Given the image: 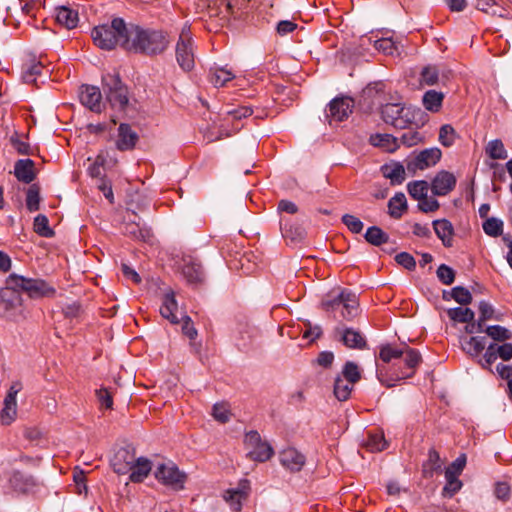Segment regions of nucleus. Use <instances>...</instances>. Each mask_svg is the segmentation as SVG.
I'll use <instances>...</instances> for the list:
<instances>
[{"instance_id":"12","label":"nucleus","mask_w":512,"mask_h":512,"mask_svg":"<svg viewBox=\"0 0 512 512\" xmlns=\"http://www.w3.org/2000/svg\"><path fill=\"white\" fill-rule=\"evenodd\" d=\"M135 458L136 454L133 447H121L111 459V467L115 473L125 475L132 469Z\"/></svg>"},{"instance_id":"15","label":"nucleus","mask_w":512,"mask_h":512,"mask_svg":"<svg viewBox=\"0 0 512 512\" xmlns=\"http://www.w3.org/2000/svg\"><path fill=\"white\" fill-rule=\"evenodd\" d=\"M178 310V302L175 292L172 289L167 290L161 298L160 314L172 324H178L180 319L176 312Z\"/></svg>"},{"instance_id":"44","label":"nucleus","mask_w":512,"mask_h":512,"mask_svg":"<svg viewBox=\"0 0 512 512\" xmlns=\"http://www.w3.org/2000/svg\"><path fill=\"white\" fill-rule=\"evenodd\" d=\"M478 308H479L480 316H479V319L477 320L476 331H477V333H482L484 331L485 322L492 318L494 310H493L492 306L486 301H481L479 303Z\"/></svg>"},{"instance_id":"37","label":"nucleus","mask_w":512,"mask_h":512,"mask_svg":"<svg viewBox=\"0 0 512 512\" xmlns=\"http://www.w3.org/2000/svg\"><path fill=\"white\" fill-rule=\"evenodd\" d=\"M487 336L497 342H505L512 338V332L500 325L484 327L483 331Z\"/></svg>"},{"instance_id":"5","label":"nucleus","mask_w":512,"mask_h":512,"mask_svg":"<svg viewBox=\"0 0 512 512\" xmlns=\"http://www.w3.org/2000/svg\"><path fill=\"white\" fill-rule=\"evenodd\" d=\"M421 111L401 102L386 103L381 106V117L386 124L397 129H406L415 121Z\"/></svg>"},{"instance_id":"13","label":"nucleus","mask_w":512,"mask_h":512,"mask_svg":"<svg viewBox=\"0 0 512 512\" xmlns=\"http://www.w3.org/2000/svg\"><path fill=\"white\" fill-rule=\"evenodd\" d=\"M79 99L82 105L93 112L100 113L104 108L101 91L96 86L82 85L79 89Z\"/></svg>"},{"instance_id":"4","label":"nucleus","mask_w":512,"mask_h":512,"mask_svg":"<svg viewBox=\"0 0 512 512\" xmlns=\"http://www.w3.org/2000/svg\"><path fill=\"white\" fill-rule=\"evenodd\" d=\"M6 284L11 285L19 294L26 293L30 298L50 297L55 294L54 287L39 278H27L13 273L7 277Z\"/></svg>"},{"instance_id":"36","label":"nucleus","mask_w":512,"mask_h":512,"mask_svg":"<svg viewBox=\"0 0 512 512\" xmlns=\"http://www.w3.org/2000/svg\"><path fill=\"white\" fill-rule=\"evenodd\" d=\"M448 317L459 323H470L474 320L475 314L470 308L455 307L448 309Z\"/></svg>"},{"instance_id":"2","label":"nucleus","mask_w":512,"mask_h":512,"mask_svg":"<svg viewBox=\"0 0 512 512\" xmlns=\"http://www.w3.org/2000/svg\"><path fill=\"white\" fill-rule=\"evenodd\" d=\"M130 25L122 18H114L111 23L98 25L93 28L91 37L94 44L102 50H112L117 45L127 49Z\"/></svg>"},{"instance_id":"10","label":"nucleus","mask_w":512,"mask_h":512,"mask_svg":"<svg viewBox=\"0 0 512 512\" xmlns=\"http://www.w3.org/2000/svg\"><path fill=\"white\" fill-rule=\"evenodd\" d=\"M21 305L22 298L16 289L7 284L0 288V317L12 319Z\"/></svg>"},{"instance_id":"62","label":"nucleus","mask_w":512,"mask_h":512,"mask_svg":"<svg viewBox=\"0 0 512 512\" xmlns=\"http://www.w3.org/2000/svg\"><path fill=\"white\" fill-rule=\"evenodd\" d=\"M387 444L383 437V435L380 434H374L370 435L368 441H367V447L371 451H382L386 448Z\"/></svg>"},{"instance_id":"9","label":"nucleus","mask_w":512,"mask_h":512,"mask_svg":"<svg viewBox=\"0 0 512 512\" xmlns=\"http://www.w3.org/2000/svg\"><path fill=\"white\" fill-rule=\"evenodd\" d=\"M354 101L347 96L336 97L330 101L325 111L326 119L331 125L333 122H342L352 113Z\"/></svg>"},{"instance_id":"61","label":"nucleus","mask_w":512,"mask_h":512,"mask_svg":"<svg viewBox=\"0 0 512 512\" xmlns=\"http://www.w3.org/2000/svg\"><path fill=\"white\" fill-rule=\"evenodd\" d=\"M439 206L440 204L435 198L428 196L419 200L418 203V208L424 213L434 212L439 209Z\"/></svg>"},{"instance_id":"48","label":"nucleus","mask_w":512,"mask_h":512,"mask_svg":"<svg viewBox=\"0 0 512 512\" xmlns=\"http://www.w3.org/2000/svg\"><path fill=\"white\" fill-rule=\"evenodd\" d=\"M484 232L492 237H497L503 232V222L497 218H487L483 223Z\"/></svg>"},{"instance_id":"25","label":"nucleus","mask_w":512,"mask_h":512,"mask_svg":"<svg viewBox=\"0 0 512 512\" xmlns=\"http://www.w3.org/2000/svg\"><path fill=\"white\" fill-rule=\"evenodd\" d=\"M247 494V487L243 485L242 487L225 491L223 497L233 510L240 511L242 501L246 499Z\"/></svg>"},{"instance_id":"29","label":"nucleus","mask_w":512,"mask_h":512,"mask_svg":"<svg viewBox=\"0 0 512 512\" xmlns=\"http://www.w3.org/2000/svg\"><path fill=\"white\" fill-rule=\"evenodd\" d=\"M407 210V201L403 193H396L388 201V213L392 218H401L404 211Z\"/></svg>"},{"instance_id":"20","label":"nucleus","mask_w":512,"mask_h":512,"mask_svg":"<svg viewBox=\"0 0 512 512\" xmlns=\"http://www.w3.org/2000/svg\"><path fill=\"white\" fill-rule=\"evenodd\" d=\"M55 12V18L59 25L67 29H73L77 26L79 22V14L77 10L70 6H59L55 9Z\"/></svg>"},{"instance_id":"39","label":"nucleus","mask_w":512,"mask_h":512,"mask_svg":"<svg viewBox=\"0 0 512 512\" xmlns=\"http://www.w3.org/2000/svg\"><path fill=\"white\" fill-rule=\"evenodd\" d=\"M446 484L443 488L442 494L445 497H453L461 488L462 482L459 480V476L452 475L450 471H445Z\"/></svg>"},{"instance_id":"24","label":"nucleus","mask_w":512,"mask_h":512,"mask_svg":"<svg viewBox=\"0 0 512 512\" xmlns=\"http://www.w3.org/2000/svg\"><path fill=\"white\" fill-rule=\"evenodd\" d=\"M369 142L374 147H379L386 152H394L399 147L397 138L391 134H373L370 136Z\"/></svg>"},{"instance_id":"3","label":"nucleus","mask_w":512,"mask_h":512,"mask_svg":"<svg viewBox=\"0 0 512 512\" xmlns=\"http://www.w3.org/2000/svg\"><path fill=\"white\" fill-rule=\"evenodd\" d=\"M321 307L326 312H340V317L352 321L359 314V301L355 293L342 288H336L327 293L321 301Z\"/></svg>"},{"instance_id":"35","label":"nucleus","mask_w":512,"mask_h":512,"mask_svg":"<svg viewBox=\"0 0 512 512\" xmlns=\"http://www.w3.org/2000/svg\"><path fill=\"white\" fill-rule=\"evenodd\" d=\"M485 152L493 160H504L508 157L507 150L500 139L489 141L485 147Z\"/></svg>"},{"instance_id":"1","label":"nucleus","mask_w":512,"mask_h":512,"mask_svg":"<svg viewBox=\"0 0 512 512\" xmlns=\"http://www.w3.org/2000/svg\"><path fill=\"white\" fill-rule=\"evenodd\" d=\"M169 42L168 35L161 30L145 29L130 24L126 50L150 56L157 55L167 49Z\"/></svg>"},{"instance_id":"40","label":"nucleus","mask_w":512,"mask_h":512,"mask_svg":"<svg viewBox=\"0 0 512 512\" xmlns=\"http://www.w3.org/2000/svg\"><path fill=\"white\" fill-rule=\"evenodd\" d=\"M40 187L37 184L29 186L26 193V207L30 212H35L40 208Z\"/></svg>"},{"instance_id":"21","label":"nucleus","mask_w":512,"mask_h":512,"mask_svg":"<svg viewBox=\"0 0 512 512\" xmlns=\"http://www.w3.org/2000/svg\"><path fill=\"white\" fill-rule=\"evenodd\" d=\"M402 352H403V354L400 358L403 359L408 371L401 372L400 377L401 378H409L414 375L415 369L420 364L422 358H421L419 351H417L413 348H410L407 345H405L402 348Z\"/></svg>"},{"instance_id":"45","label":"nucleus","mask_w":512,"mask_h":512,"mask_svg":"<svg viewBox=\"0 0 512 512\" xmlns=\"http://www.w3.org/2000/svg\"><path fill=\"white\" fill-rule=\"evenodd\" d=\"M33 226L34 231L42 237H51L54 235L53 230L49 227L48 218L43 214H39L35 217Z\"/></svg>"},{"instance_id":"23","label":"nucleus","mask_w":512,"mask_h":512,"mask_svg":"<svg viewBox=\"0 0 512 512\" xmlns=\"http://www.w3.org/2000/svg\"><path fill=\"white\" fill-rule=\"evenodd\" d=\"M14 174L19 181L31 183L35 179L34 162L31 159H20L15 163Z\"/></svg>"},{"instance_id":"17","label":"nucleus","mask_w":512,"mask_h":512,"mask_svg":"<svg viewBox=\"0 0 512 512\" xmlns=\"http://www.w3.org/2000/svg\"><path fill=\"white\" fill-rule=\"evenodd\" d=\"M336 333L340 336L343 344L351 349H365L367 342L365 337L353 328H336Z\"/></svg>"},{"instance_id":"46","label":"nucleus","mask_w":512,"mask_h":512,"mask_svg":"<svg viewBox=\"0 0 512 512\" xmlns=\"http://www.w3.org/2000/svg\"><path fill=\"white\" fill-rule=\"evenodd\" d=\"M498 355L495 350V344L491 343L486 348L485 353L483 354V357L478 359V363L483 369L488 370L489 372L493 373V370L491 368L492 364L497 360Z\"/></svg>"},{"instance_id":"50","label":"nucleus","mask_w":512,"mask_h":512,"mask_svg":"<svg viewBox=\"0 0 512 512\" xmlns=\"http://www.w3.org/2000/svg\"><path fill=\"white\" fill-rule=\"evenodd\" d=\"M402 354H403L402 349H398L396 347H393L390 344H387V345H383L380 348L379 358L383 362L389 363L393 359L400 358L402 356Z\"/></svg>"},{"instance_id":"31","label":"nucleus","mask_w":512,"mask_h":512,"mask_svg":"<svg viewBox=\"0 0 512 512\" xmlns=\"http://www.w3.org/2000/svg\"><path fill=\"white\" fill-rule=\"evenodd\" d=\"M383 175L391 180L392 184H401L405 180V168L400 163H391L382 167Z\"/></svg>"},{"instance_id":"11","label":"nucleus","mask_w":512,"mask_h":512,"mask_svg":"<svg viewBox=\"0 0 512 512\" xmlns=\"http://www.w3.org/2000/svg\"><path fill=\"white\" fill-rule=\"evenodd\" d=\"M442 152L439 148H429L421 151L413 159L407 162V170L415 172L434 166L441 159Z\"/></svg>"},{"instance_id":"7","label":"nucleus","mask_w":512,"mask_h":512,"mask_svg":"<svg viewBox=\"0 0 512 512\" xmlns=\"http://www.w3.org/2000/svg\"><path fill=\"white\" fill-rule=\"evenodd\" d=\"M154 476L160 483L176 491L182 490L187 480V475L171 461L159 464Z\"/></svg>"},{"instance_id":"41","label":"nucleus","mask_w":512,"mask_h":512,"mask_svg":"<svg viewBox=\"0 0 512 512\" xmlns=\"http://www.w3.org/2000/svg\"><path fill=\"white\" fill-rule=\"evenodd\" d=\"M43 65L40 62H31L24 67L22 79L27 84H36L37 76L41 75Z\"/></svg>"},{"instance_id":"33","label":"nucleus","mask_w":512,"mask_h":512,"mask_svg":"<svg viewBox=\"0 0 512 512\" xmlns=\"http://www.w3.org/2000/svg\"><path fill=\"white\" fill-rule=\"evenodd\" d=\"M273 453L272 447L267 442H261L253 449H250L247 455L254 461L265 462L272 457Z\"/></svg>"},{"instance_id":"34","label":"nucleus","mask_w":512,"mask_h":512,"mask_svg":"<svg viewBox=\"0 0 512 512\" xmlns=\"http://www.w3.org/2000/svg\"><path fill=\"white\" fill-rule=\"evenodd\" d=\"M364 238L369 244H371L373 246H380L389 241L388 234L385 233L378 226L369 227L364 235Z\"/></svg>"},{"instance_id":"56","label":"nucleus","mask_w":512,"mask_h":512,"mask_svg":"<svg viewBox=\"0 0 512 512\" xmlns=\"http://www.w3.org/2000/svg\"><path fill=\"white\" fill-rule=\"evenodd\" d=\"M96 397L102 408H113V396L112 393L107 388L102 387L96 390Z\"/></svg>"},{"instance_id":"43","label":"nucleus","mask_w":512,"mask_h":512,"mask_svg":"<svg viewBox=\"0 0 512 512\" xmlns=\"http://www.w3.org/2000/svg\"><path fill=\"white\" fill-rule=\"evenodd\" d=\"M407 188L409 195L418 201L425 198L428 193V183L424 180L410 182Z\"/></svg>"},{"instance_id":"19","label":"nucleus","mask_w":512,"mask_h":512,"mask_svg":"<svg viewBox=\"0 0 512 512\" xmlns=\"http://www.w3.org/2000/svg\"><path fill=\"white\" fill-rule=\"evenodd\" d=\"M152 470V463L146 457L135 458L132 469L129 471V479L133 483L143 482Z\"/></svg>"},{"instance_id":"16","label":"nucleus","mask_w":512,"mask_h":512,"mask_svg":"<svg viewBox=\"0 0 512 512\" xmlns=\"http://www.w3.org/2000/svg\"><path fill=\"white\" fill-rule=\"evenodd\" d=\"M279 459L282 466L291 472H299L306 462L305 456L292 447L282 450Z\"/></svg>"},{"instance_id":"47","label":"nucleus","mask_w":512,"mask_h":512,"mask_svg":"<svg viewBox=\"0 0 512 512\" xmlns=\"http://www.w3.org/2000/svg\"><path fill=\"white\" fill-rule=\"evenodd\" d=\"M439 80V70L435 66H426L422 69L420 75V82L422 84L432 86L437 84Z\"/></svg>"},{"instance_id":"49","label":"nucleus","mask_w":512,"mask_h":512,"mask_svg":"<svg viewBox=\"0 0 512 512\" xmlns=\"http://www.w3.org/2000/svg\"><path fill=\"white\" fill-rule=\"evenodd\" d=\"M342 375L345 378V380L353 384L358 382L361 378V373L359 371L357 364L352 361H348L345 363L342 370Z\"/></svg>"},{"instance_id":"51","label":"nucleus","mask_w":512,"mask_h":512,"mask_svg":"<svg viewBox=\"0 0 512 512\" xmlns=\"http://www.w3.org/2000/svg\"><path fill=\"white\" fill-rule=\"evenodd\" d=\"M452 298L461 305H468L472 302L470 291L462 286H456L452 289Z\"/></svg>"},{"instance_id":"52","label":"nucleus","mask_w":512,"mask_h":512,"mask_svg":"<svg viewBox=\"0 0 512 512\" xmlns=\"http://www.w3.org/2000/svg\"><path fill=\"white\" fill-rule=\"evenodd\" d=\"M213 417L220 423H227L231 418L230 410L225 403H216L213 406Z\"/></svg>"},{"instance_id":"59","label":"nucleus","mask_w":512,"mask_h":512,"mask_svg":"<svg viewBox=\"0 0 512 512\" xmlns=\"http://www.w3.org/2000/svg\"><path fill=\"white\" fill-rule=\"evenodd\" d=\"M374 47L376 50L382 51L387 55H392L397 50L395 43L390 38H382L375 41Z\"/></svg>"},{"instance_id":"8","label":"nucleus","mask_w":512,"mask_h":512,"mask_svg":"<svg viewBox=\"0 0 512 512\" xmlns=\"http://www.w3.org/2000/svg\"><path fill=\"white\" fill-rule=\"evenodd\" d=\"M176 60L184 71H190L194 68V50L190 27L185 25L182 28L178 42L176 44Z\"/></svg>"},{"instance_id":"38","label":"nucleus","mask_w":512,"mask_h":512,"mask_svg":"<svg viewBox=\"0 0 512 512\" xmlns=\"http://www.w3.org/2000/svg\"><path fill=\"white\" fill-rule=\"evenodd\" d=\"M353 383L342 379L340 376L336 377L334 382V395L339 401H346L353 389Z\"/></svg>"},{"instance_id":"63","label":"nucleus","mask_w":512,"mask_h":512,"mask_svg":"<svg viewBox=\"0 0 512 512\" xmlns=\"http://www.w3.org/2000/svg\"><path fill=\"white\" fill-rule=\"evenodd\" d=\"M10 142L13 146V148L22 155H32L33 151L30 147L29 143L19 139L17 136H12L10 138Z\"/></svg>"},{"instance_id":"60","label":"nucleus","mask_w":512,"mask_h":512,"mask_svg":"<svg viewBox=\"0 0 512 512\" xmlns=\"http://www.w3.org/2000/svg\"><path fill=\"white\" fill-rule=\"evenodd\" d=\"M395 261L407 270H414L416 267V261L414 257L407 253L401 252L395 256Z\"/></svg>"},{"instance_id":"64","label":"nucleus","mask_w":512,"mask_h":512,"mask_svg":"<svg viewBox=\"0 0 512 512\" xmlns=\"http://www.w3.org/2000/svg\"><path fill=\"white\" fill-rule=\"evenodd\" d=\"M466 465V455L461 454L457 457L445 471H450L452 475L460 476Z\"/></svg>"},{"instance_id":"18","label":"nucleus","mask_w":512,"mask_h":512,"mask_svg":"<svg viewBox=\"0 0 512 512\" xmlns=\"http://www.w3.org/2000/svg\"><path fill=\"white\" fill-rule=\"evenodd\" d=\"M138 140V135L132 130L131 126L126 123H121L118 128V139L116 147L120 151L131 150L135 147Z\"/></svg>"},{"instance_id":"14","label":"nucleus","mask_w":512,"mask_h":512,"mask_svg":"<svg viewBox=\"0 0 512 512\" xmlns=\"http://www.w3.org/2000/svg\"><path fill=\"white\" fill-rule=\"evenodd\" d=\"M456 182V177L451 172L442 170L432 180L431 191L435 196H446L455 188Z\"/></svg>"},{"instance_id":"32","label":"nucleus","mask_w":512,"mask_h":512,"mask_svg":"<svg viewBox=\"0 0 512 512\" xmlns=\"http://www.w3.org/2000/svg\"><path fill=\"white\" fill-rule=\"evenodd\" d=\"M444 94L436 90H429L423 95V106L431 112H438L442 107Z\"/></svg>"},{"instance_id":"58","label":"nucleus","mask_w":512,"mask_h":512,"mask_svg":"<svg viewBox=\"0 0 512 512\" xmlns=\"http://www.w3.org/2000/svg\"><path fill=\"white\" fill-rule=\"evenodd\" d=\"M284 237L289 238L292 242H300L305 238V230L300 226H289L284 229Z\"/></svg>"},{"instance_id":"27","label":"nucleus","mask_w":512,"mask_h":512,"mask_svg":"<svg viewBox=\"0 0 512 512\" xmlns=\"http://www.w3.org/2000/svg\"><path fill=\"white\" fill-rule=\"evenodd\" d=\"M234 78L235 74L226 68L212 67L209 70V81L215 87H222Z\"/></svg>"},{"instance_id":"54","label":"nucleus","mask_w":512,"mask_h":512,"mask_svg":"<svg viewBox=\"0 0 512 512\" xmlns=\"http://www.w3.org/2000/svg\"><path fill=\"white\" fill-rule=\"evenodd\" d=\"M455 130L451 125H443L439 132V141L443 146L449 147L454 143Z\"/></svg>"},{"instance_id":"55","label":"nucleus","mask_w":512,"mask_h":512,"mask_svg":"<svg viewBox=\"0 0 512 512\" xmlns=\"http://www.w3.org/2000/svg\"><path fill=\"white\" fill-rule=\"evenodd\" d=\"M437 277L438 279L445 285H450L454 282L455 279V272L454 270L445 265L441 264L437 269Z\"/></svg>"},{"instance_id":"22","label":"nucleus","mask_w":512,"mask_h":512,"mask_svg":"<svg viewBox=\"0 0 512 512\" xmlns=\"http://www.w3.org/2000/svg\"><path fill=\"white\" fill-rule=\"evenodd\" d=\"M433 229L437 237L442 241L445 247L453 245L454 228L452 223L447 219L434 220Z\"/></svg>"},{"instance_id":"6","label":"nucleus","mask_w":512,"mask_h":512,"mask_svg":"<svg viewBox=\"0 0 512 512\" xmlns=\"http://www.w3.org/2000/svg\"><path fill=\"white\" fill-rule=\"evenodd\" d=\"M102 88L111 107L123 111L128 105V90L118 74L107 73L102 76Z\"/></svg>"},{"instance_id":"26","label":"nucleus","mask_w":512,"mask_h":512,"mask_svg":"<svg viewBox=\"0 0 512 512\" xmlns=\"http://www.w3.org/2000/svg\"><path fill=\"white\" fill-rule=\"evenodd\" d=\"M442 464L439 453L434 448H431L428 452L427 460L423 463V475L426 478L433 477L434 473L441 471Z\"/></svg>"},{"instance_id":"30","label":"nucleus","mask_w":512,"mask_h":512,"mask_svg":"<svg viewBox=\"0 0 512 512\" xmlns=\"http://www.w3.org/2000/svg\"><path fill=\"white\" fill-rule=\"evenodd\" d=\"M486 338L472 336L462 343V349L471 357H478L485 349Z\"/></svg>"},{"instance_id":"42","label":"nucleus","mask_w":512,"mask_h":512,"mask_svg":"<svg viewBox=\"0 0 512 512\" xmlns=\"http://www.w3.org/2000/svg\"><path fill=\"white\" fill-rule=\"evenodd\" d=\"M17 414V401L4 399V407L0 413L2 424L10 425L16 418Z\"/></svg>"},{"instance_id":"28","label":"nucleus","mask_w":512,"mask_h":512,"mask_svg":"<svg viewBox=\"0 0 512 512\" xmlns=\"http://www.w3.org/2000/svg\"><path fill=\"white\" fill-rule=\"evenodd\" d=\"M182 274L190 284H197L203 280L202 267L194 261H188L183 265Z\"/></svg>"},{"instance_id":"53","label":"nucleus","mask_w":512,"mask_h":512,"mask_svg":"<svg viewBox=\"0 0 512 512\" xmlns=\"http://www.w3.org/2000/svg\"><path fill=\"white\" fill-rule=\"evenodd\" d=\"M342 222L352 233L355 234L360 233L364 227L363 222L359 218L351 214L343 215Z\"/></svg>"},{"instance_id":"57","label":"nucleus","mask_w":512,"mask_h":512,"mask_svg":"<svg viewBox=\"0 0 512 512\" xmlns=\"http://www.w3.org/2000/svg\"><path fill=\"white\" fill-rule=\"evenodd\" d=\"M423 139L424 136L420 132L414 130H408L401 136V142L408 147L419 144Z\"/></svg>"}]
</instances>
